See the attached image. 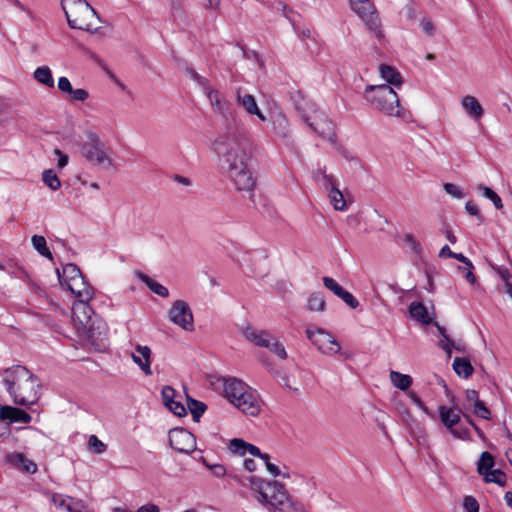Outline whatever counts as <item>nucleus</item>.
<instances>
[{
	"label": "nucleus",
	"instance_id": "nucleus-9",
	"mask_svg": "<svg viewBox=\"0 0 512 512\" xmlns=\"http://www.w3.org/2000/svg\"><path fill=\"white\" fill-rule=\"evenodd\" d=\"M168 318L172 323L178 325L186 331L194 330V319L192 311L188 303L183 300H176L172 304L168 312Z\"/></svg>",
	"mask_w": 512,
	"mask_h": 512
},
{
	"label": "nucleus",
	"instance_id": "nucleus-31",
	"mask_svg": "<svg viewBox=\"0 0 512 512\" xmlns=\"http://www.w3.org/2000/svg\"><path fill=\"white\" fill-rule=\"evenodd\" d=\"M453 369L458 376L463 378L470 377L474 371L470 361L463 357H456L453 360Z\"/></svg>",
	"mask_w": 512,
	"mask_h": 512
},
{
	"label": "nucleus",
	"instance_id": "nucleus-24",
	"mask_svg": "<svg viewBox=\"0 0 512 512\" xmlns=\"http://www.w3.org/2000/svg\"><path fill=\"white\" fill-rule=\"evenodd\" d=\"M213 108L222 116L227 117L229 112V103L221 98L220 93L214 90L210 85L204 90Z\"/></svg>",
	"mask_w": 512,
	"mask_h": 512
},
{
	"label": "nucleus",
	"instance_id": "nucleus-35",
	"mask_svg": "<svg viewBox=\"0 0 512 512\" xmlns=\"http://www.w3.org/2000/svg\"><path fill=\"white\" fill-rule=\"evenodd\" d=\"M34 79L47 86V87H54V80H53V77H52V73H51V70L48 66H42V67H38L35 71H34Z\"/></svg>",
	"mask_w": 512,
	"mask_h": 512
},
{
	"label": "nucleus",
	"instance_id": "nucleus-44",
	"mask_svg": "<svg viewBox=\"0 0 512 512\" xmlns=\"http://www.w3.org/2000/svg\"><path fill=\"white\" fill-rule=\"evenodd\" d=\"M88 448L95 454H102L106 451L107 446L96 435H91L88 440Z\"/></svg>",
	"mask_w": 512,
	"mask_h": 512
},
{
	"label": "nucleus",
	"instance_id": "nucleus-38",
	"mask_svg": "<svg viewBox=\"0 0 512 512\" xmlns=\"http://www.w3.org/2000/svg\"><path fill=\"white\" fill-rule=\"evenodd\" d=\"M187 407L192 414L193 420L198 422L200 417L206 411L207 406L198 400H195L191 397H187Z\"/></svg>",
	"mask_w": 512,
	"mask_h": 512
},
{
	"label": "nucleus",
	"instance_id": "nucleus-60",
	"mask_svg": "<svg viewBox=\"0 0 512 512\" xmlns=\"http://www.w3.org/2000/svg\"><path fill=\"white\" fill-rule=\"evenodd\" d=\"M421 27L424 33H426L428 36H433L434 34V25L431 20L429 19H423L421 21Z\"/></svg>",
	"mask_w": 512,
	"mask_h": 512
},
{
	"label": "nucleus",
	"instance_id": "nucleus-36",
	"mask_svg": "<svg viewBox=\"0 0 512 512\" xmlns=\"http://www.w3.org/2000/svg\"><path fill=\"white\" fill-rule=\"evenodd\" d=\"M313 178L325 190H328L329 187L334 185V183L337 181L333 175L327 174L324 168H319L314 171Z\"/></svg>",
	"mask_w": 512,
	"mask_h": 512
},
{
	"label": "nucleus",
	"instance_id": "nucleus-58",
	"mask_svg": "<svg viewBox=\"0 0 512 512\" xmlns=\"http://www.w3.org/2000/svg\"><path fill=\"white\" fill-rule=\"evenodd\" d=\"M407 395L417 407H419L426 414H429L428 408L414 391H409Z\"/></svg>",
	"mask_w": 512,
	"mask_h": 512
},
{
	"label": "nucleus",
	"instance_id": "nucleus-61",
	"mask_svg": "<svg viewBox=\"0 0 512 512\" xmlns=\"http://www.w3.org/2000/svg\"><path fill=\"white\" fill-rule=\"evenodd\" d=\"M479 394L476 390H467L466 391V401L469 403V405L472 407L476 402H478Z\"/></svg>",
	"mask_w": 512,
	"mask_h": 512
},
{
	"label": "nucleus",
	"instance_id": "nucleus-20",
	"mask_svg": "<svg viewBox=\"0 0 512 512\" xmlns=\"http://www.w3.org/2000/svg\"><path fill=\"white\" fill-rule=\"evenodd\" d=\"M462 109L465 111L468 117H470L475 122L480 121V119L484 115V108L477 100L476 97L471 95H466L461 99Z\"/></svg>",
	"mask_w": 512,
	"mask_h": 512
},
{
	"label": "nucleus",
	"instance_id": "nucleus-23",
	"mask_svg": "<svg viewBox=\"0 0 512 512\" xmlns=\"http://www.w3.org/2000/svg\"><path fill=\"white\" fill-rule=\"evenodd\" d=\"M273 132L282 140L288 141L290 138L289 122L286 116L277 112L271 116Z\"/></svg>",
	"mask_w": 512,
	"mask_h": 512
},
{
	"label": "nucleus",
	"instance_id": "nucleus-57",
	"mask_svg": "<svg viewBox=\"0 0 512 512\" xmlns=\"http://www.w3.org/2000/svg\"><path fill=\"white\" fill-rule=\"evenodd\" d=\"M70 95L74 101H80V102H84L89 97L88 91L86 89H82V88L72 89V92H70Z\"/></svg>",
	"mask_w": 512,
	"mask_h": 512
},
{
	"label": "nucleus",
	"instance_id": "nucleus-32",
	"mask_svg": "<svg viewBox=\"0 0 512 512\" xmlns=\"http://www.w3.org/2000/svg\"><path fill=\"white\" fill-rule=\"evenodd\" d=\"M138 278L142 282H144L147 285V287L155 294H157L161 297H164V298L169 296L168 289L165 286H163L162 284H160L157 281H155L154 279H152L151 277H149L148 275H146L144 273H138Z\"/></svg>",
	"mask_w": 512,
	"mask_h": 512
},
{
	"label": "nucleus",
	"instance_id": "nucleus-49",
	"mask_svg": "<svg viewBox=\"0 0 512 512\" xmlns=\"http://www.w3.org/2000/svg\"><path fill=\"white\" fill-rule=\"evenodd\" d=\"M323 284L324 286L333 292L337 297L341 294V292L344 290L333 278L325 276L323 277Z\"/></svg>",
	"mask_w": 512,
	"mask_h": 512
},
{
	"label": "nucleus",
	"instance_id": "nucleus-45",
	"mask_svg": "<svg viewBox=\"0 0 512 512\" xmlns=\"http://www.w3.org/2000/svg\"><path fill=\"white\" fill-rule=\"evenodd\" d=\"M472 407H473V413L476 416H478L482 419H485V420L490 419L491 412L486 407L485 403L482 400H479L478 402H476Z\"/></svg>",
	"mask_w": 512,
	"mask_h": 512
},
{
	"label": "nucleus",
	"instance_id": "nucleus-52",
	"mask_svg": "<svg viewBox=\"0 0 512 512\" xmlns=\"http://www.w3.org/2000/svg\"><path fill=\"white\" fill-rule=\"evenodd\" d=\"M444 190L447 194L451 195L453 198L462 199L464 197L463 191L459 186L453 183L444 184Z\"/></svg>",
	"mask_w": 512,
	"mask_h": 512
},
{
	"label": "nucleus",
	"instance_id": "nucleus-39",
	"mask_svg": "<svg viewBox=\"0 0 512 512\" xmlns=\"http://www.w3.org/2000/svg\"><path fill=\"white\" fill-rule=\"evenodd\" d=\"M34 249L42 256L52 260L53 256L47 247L46 239L40 235H34L31 239Z\"/></svg>",
	"mask_w": 512,
	"mask_h": 512
},
{
	"label": "nucleus",
	"instance_id": "nucleus-19",
	"mask_svg": "<svg viewBox=\"0 0 512 512\" xmlns=\"http://www.w3.org/2000/svg\"><path fill=\"white\" fill-rule=\"evenodd\" d=\"M6 461L11 464L13 467L21 470L25 473L34 474L37 471V464L32 460L28 459L22 453H10L6 456Z\"/></svg>",
	"mask_w": 512,
	"mask_h": 512
},
{
	"label": "nucleus",
	"instance_id": "nucleus-2",
	"mask_svg": "<svg viewBox=\"0 0 512 512\" xmlns=\"http://www.w3.org/2000/svg\"><path fill=\"white\" fill-rule=\"evenodd\" d=\"M3 382L15 404L30 406L37 401L40 383L26 367L16 365L4 370Z\"/></svg>",
	"mask_w": 512,
	"mask_h": 512
},
{
	"label": "nucleus",
	"instance_id": "nucleus-33",
	"mask_svg": "<svg viewBox=\"0 0 512 512\" xmlns=\"http://www.w3.org/2000/svg\"><path fill=\"white\" fill-rule=\"evenodd\" d=\"M237 103L240 104L248 114L257 112L258 105L256 99L251 94H242L241 89H238L236 93Z\"/></svg>",
	"mask_w": 512,
	"mask_h": 512
},
{
	"label": "nucleus",
	"instance_id": "nucleus-25",
	"mask_svg": "<svg viewBox=\"0 0 512 512\" xmlns=\"http://www.w3.org/2000/svg\"><path fill=\"white\" fill-rule=\"evenodd\" d=\"M229 449L231 452L240 456H244L246 453L256 457L261 455V451L258 447L239 438H235L230 441Z\"/></svg>",
	"mask_w": 512,
	"mask_h": 512
},
{
	"label": "nucleus",
	"instance_id": "nucleus-15",
	"mask_svg": "<svg viewBox=\"0 0 512 512\" xmlns=\"http://www.w3.org/2000/svg\"><path fill=\"white\" fill-rule=\"evenodd\" d=\"M89 301L90 300H76L73 304L72 313L78 331L84 326H87V324L97 316L90 307Z\"/></svg>",
	"mask_w": 512,
	"mask_h": 512
},
{
	"label": "nucleus",
	"instance_id": "nucleus-64",
	"mask_svg": "<svg viewBox=\"0 0 512 512\" xmlns=\"http://www.w3.org/2000/svg\"><path fill=\"white\" fill-rule=\"evenodd\" d=\"M463 269V276L465 277V279L471 283V284H475L476 283V276L473 274L472 270L473 268H470L468 266H465L462 268Z\"/></svg>",
	"mask_w": 512,
	"mask_h": 512
},
{
	"label": "nucleus",
	"instance_id": "nucleus-40",
	"mask_svg": "<svg viewBox=\"0 0 512 512\" xmlns=\"http://www.w3.org/2000/svg\"><path fill=\"white\" fill-rule=\"evenodd\" d=\"M494 466V458L493 456L485 451L481 454L479 462H478V472L481 475H485L487 472L492 470Z\"/></svg>",
	"mask_w": 512,
	"mask_h": 512
},
{
	"label": "nucleus",
	"instance_id": "nucleus-51",
	"mask_svg": "<svg viewBox=\"0 0 512 512\" xmlns=\"http://www.w3.org/2000/svg\"><path fill=\"white\" fill-rule=\"evenodd\" d=\"M164 405L167 407L176 397V391L171 386H164L161 392Z\"/></svg>",
	"mask_w": 512,
	"mask_h": 512
},
{
	"label": "nucleus",
	"instance_id": "nucleus-42",
	"mask_svg": "<svg viewBox=\"0 0 512 512\" xmlns=\"http://www.w3.org/2000/svg\"><path fill=\"white\" fill-rule=\"evenodd\" d=\"M478 190L482 192L483 196L491 200L496 209H502L503 203L498 194L493 191L491 188L485 185H479Z\"/></svg>",
	"mask_w": 512,
	"mask_h": 512
},
{
	"label": "nucleus",
	"instance_id": "nucleus-6",
	"mask_svg": "<svg viewBox=\"0 0 512 512\" xmlns=\"http://www.w3.org/2000/svg\"><path fill=\"white\" fill-rule=\"evenodd\" d=\"M351 9L361 18L369 33L381 40L384 38L379 14L371 0H349Z\"/></svg>",
	"mask_w": 512,
	"mask_h": 512
},
{
	"label": "nucleus",
	"instance_id": "nucleus-13",
	"mask_svg": "<svg viewBox=\"0 0 512 512\" xmlns=\"http://www.w3.org/2000/svg\"><path fill=\"white\" fill-rule=\"evenodd\" d=\"M307 125L315 131L319 136L327 139L328 141L335 142V133L333 123L323 112H318L312 116V119L307 122Z\"/></svg>",
	"mask_w": 512,
	"mask_h": 512
},
{
	"label": "nucleus",
	"instance_id": "nucleus-22",
	"mask_svg": "<svg viewBox=\"0 0 512 512\" xmlns=\"http://www.w3.org/2000/svg\"><path fill=\"white\" fill-rule=\"evenodd\" d=\"M294 106L298 114L306 123L312 119L313 115L319 112L314 102L301 95H298V98L294 100Z\"/></svg>",
	"mask_w": 512,
	"mask_h": 512
},
{
	"label": "nucleus",
	"instance_id": "nucleus-47",
	"mask_svg": "<svg viewBox=\"0 0 512 512\" xmlns=\"http://www.w3.org/2000/svg\"><path fill=\"white\" fill-rule=\"evenodd\" d=\"M272 353H274L276 356H278L280 359H286L287 358V352L285 350V347L281 342H279L276 339L270 340V348H268Z\"/></svg>",
	"mask_w": 512,
	"mask_h": 512
},
{
	"label": "nucleus",
	"instance_id": "nucleus-30",
	"mask_svg": "<svg viewBox=\"0 0 512 512\" xmlns=\"http://www.w3.org/2000/svg\"><path fill=\"white\" fill-rule=\"evenodd\" d=\"M326 191L328 192V197L335 210L344 211L347 209V203L344 200L342 192L337 187V181Z\"/></svg>",
	"mask_w": 512,
	"mask_h": 512
},
{
	"label": "nucleus",
	"instance_id": "nucleus-41",
	"mask_svg": "<svg viewBox=\"0 0 512 512\" xmlns=\"http://www.w3.org/2000/svg\"><path fill=\"white\" fill-rule=\"evenodd\" d=\"M42 180L53 191H56L61 187V181L52 169H48L43 172Z\"/></svg>",
	"mask_w": 512,
	"mask_h": 512
},
{
	"label": "nucleus",
	"instance_id": "nucleus-26",
	"mask_svg": "<svg viewBox=\"0 0 512 512\" xmlns=\"http://www.w3.org/2000/svg\"><path fill=\"white\" fill-rule=\"evenodd\" d=\"M244 336L247 340L254 343L256 346L270 348V340H272V337L270 336L268 331H257L253 328L248 327L244 331Z\"/></svg>",
	"mask_w": 512,
	"mask_h": 512
},
{
	"label": "nucleus",
	"instance_id": "nucleus-59",
	"mask_svg": "<svg viewBox=\"0 0 512 512\" xmlns=\"http://www.w3.org/2000/svg\"><path fill=\"white\" fill-rule=\"evenodd\" d=\"M58 89L61 92L69 93L72 92V85L67 77H60L58 80Z\"/></svg>",
	"mask_w": 512,
	"mask_h": 512
},
{
	"label": "nucleus",
	"instance_id": "nucleus-62",
	"mask_svg": "<svg viewBox=\"0 0 512 512\" xmlns=\"http://www.w3.org/2000/svg\"><path fill=\"white\" fill-rule=\"evenodd\" d=\"M54 153L59 157L58 164H57L58 168L61 169V168L65 167L67 165V163H68V160H69L68 155L64 154L59 149H55Z\"/></svg>",
	"mask_w": 512,
	"mask_h": 512
},
{
	"label": "nucleus",
	"instance_id": "nucleus-7",
	"mask_svg": "<svg viewBox=\"0 0 512 512\" xmlns=\"http://www.w3.org/2000/svg\"><path fill=\"white\" fill-rule=\"evenodd\" d=\"M87 137L88 141L84 142L81 146V155L88 162L102 166L105 170L114 167V163L99 136L94 132H90Z\"/></svg>",
	"mask_w": 512,
	"mask_h": 512
},
{
	"label": "nucleus",
	"instance_id": "nucleus-18",
	"mask_svg": "<svg viewBox=\"0 0 512 512\" xmlns=\"http://www.w3.org/2000/svg\"><path fill=\"white\" fill-rule=\"evenodd\" d=\"M0 419L3 421L8 420L11 423L19 422L28 424L31 422L32 417L22 409L12 406H2L0 408Z\"/></svg>",
	"mask_w": 512,
	"mask_h": 512
},
{
	"label": "nucleus",
	"instance_id": "nucleus-34",
	"mask_svg": "<svg viewBox=\"0 0 512 512\" xmlns=\"http://www.w3.org/2000/svg\"><path fill=\"white\" fill-rule=\"evenodd\" d=\"M389 376L392 384L402 391L408 390L412 384V377L410 375L402 374L397 371H391Z\"/></svg>",
	"mask_w": 512,
	"mask_h": 512
},
{
	"label": "nucleus",
	"instance_id": "nucleus-46",
	"mask_svg": "<svg viewBox=\"0 0 512 512\" xmlns=\"http://www.w3.org/2000/svg\"><path fill=\"white\" fill-rule=\"evenodd\" d=\"M68 512H91L85 503L80 499L70 498L69 504H67Z\"/></svg>",
	"mask_w": 512,
	"mask_h": 512
},
{
	"label": "nucleus",
	"instance_id": "nucleus-27",
	"mask_svg": "<svg viewBox=\"0 0 512 512\" xmlns=\"http://www.w3.org/2000/svg\"><path fill=\"white\" fill-rule=\"evenodd\" d=\"M59 283L62 287H65L69 284V282L75 281L77 278H81L83 275L79 269V267L73 263L66 264L62 272L59 269L56 270Z\"/></svg>",
	"mask_w": 512,
	"mask_h": 512
},
{
	"label": "nucleus",
	"instance_id": "nucleus-11",
	"mask_svg": "<svg viewBox=\"0 0 512 512\" xmlns=\"http://www.w3.org/2000/svg\"><path fill=\"white\" fill-rule=\"evenodd\" d=\"M461 410L456 408H450L447 406L439 407V417L443 425L453 434L456 438L466 439L468 438V431L466 429L454 428L461 419Z\"/></svg>",
	"mask_w": 512,
	"mask_h": 512
},
{
	"label": "nucleus",
	"instance_id": "nucleus-8",
	"mask_svg": "<svg viewBox=\"0 0 512 512\" xmlns=\"http://www.w3.org/2000/svg\"><path fill=\"white\" fill-rule=\"evenodd\" d=\"M306 336L316 348L325 355H335L340 352L341 346L334 336L324 329H306Z\"/></svg>",
	"mask_w": 512,
	"mask_h": 512
},
{
	"label": "nucleus",
	"instance_id": "nucleus-55",
	"mask_svg": "<svg viewBox=\"0 0 512 512\" xmlns=\"http://www.w3.org/2000/svg\"><path fill=\"white\" fill-rule=\"evenodd\" d=\"M167 408L176 416L181 417L186 415V408L184 405L175 399L167 406Z\"/></svg>",
	"mask_w": 512,
	"mask_h": 512
},
{
	"label": "nucleus",
	"instance_id": "nucleus-63",
	"mask_svg": "<svg viewBox=\"0 0 512 512\" xmlns=\"http://www.w3.org/2000/svg\"><path fill=\"white\" fill-rule=\"evenodd\" d=\"M405 242L410 246V248L415 251V252H418L419 249H420V245L419 243L416 241V239L413 237L412 234H406L405 235Z\"/></svg>",
	"mask_w": 512,
	"mask_h": 512
},
{
	"label": "nucleus",
	"instance_id": "nucleus-14",
	"mask_svg": "<svg viewBox=\"0 0 512 512\" xmlns=\"http://www.w3.org/2000/svg\"><path fill=\"white\" fill-rule=\"evenodd\" d=\"M234 406L246 415L256 416L260 411V400L256 391L249 387L242 392Z\"/></svg>",
	"mask_w": 512,
	"mask_h": 512
},
{
	"label": "nucleus",
	"instance_id": "nucleus-29",
	"mask_svg": "<svg viewBox=\"0 0 512 512\" xmlns=\"http://www.w3.org/2000/svg\"><path fill=\"white\" fill-rule=\"evenodd\" d=\"M409 313L416 321L426 325L432 323V318L429 316L427 308L420 302H412L409 306Z\"/></svg>",
	"mask_w": 512,
	"mask_h": 512
},
{
	"label": "nucleus",
	"instance_id": "nucleus-56",
	"mask_svg": "<svg viewBox=\"0 0 512 512\" xmlns=\"http://www.w3.org/2000/svg\"><path fill=\"white\" fill-rule=\"evenodd\" d=\"M187 73L190 75L192 80L197 82L203 88V90L209 86V81L199 75L193 68H187Z\"/></svg>",
	"mask_w": 512,
	"mask_h": 512
},
{
	"label": "nucleus",
	"instance_id": "nucleus-4",
	"mask_svg": "<svg viewBox=\"0 0 512 512\" xmlns=\"http://www.w3.org/2000/svg\"><path fill=\"white\" fill-rule=\"evenodd\" d=\"M364 97L374 109L387 116H404L397 93L387 84L368 85Z\"/></svg>",
	"mask_w": 512,
	"mask_h": 512
},
{
	"label": "nucleus",
	"instance_id": "nucleus-1",
	"mask_svg": "<svg viewBox=\"0 0 512 512\" xmlns=\"http://www.w3.org/2000/svg\"><path fill=\"white\" fill-rule=\"evenodd\" d=\"M210 148L236 189L251 193L252 198L257 177L252 168L251 141L245 130L229 127L211 142Z\"/></svg>",
	"mask_w": 512,
	"mask_h": 512
},
{
	"label": "nucleus",
	"instance_id": "nucleus-21",
	"mask_svg": "<svg viewBox=\"0 0 512 512\" xmlns=\"http://www.w3.org/2000/svg\"><path fill=\"white\" fill-rule=\"evenodd\" d=\"M65 288L75 295L76 300H91L93 298V289L85 282L83 276L69 282Z\"/></svg>",
	"mask_w": 512,
	"mask_h": 512
},
{
	"label": "nucleus",
	"instance_id": "nucleus-48",
	"mask_svg": "<svg viewBox=\"0 0 512 512\" xmlns=\"http://www.w3.org/2000/svg\"><path fill=\"white\" fill-rule=\"evenodd\" d=\"M70 496H65L59 493H53L50 496L51 502L58 508L67 510V504H69Z\"/></svg>",
	"mask_w": 512,
	"mask_h": 512
},
{
	"label": "nucleus",
	"instance_id": "nucleus-17",
	"mask_svg": "<svg viewBox=\"0 0 512 512\" xmlns=\"http://www.w3.org/2000/svg\"><path fill=\"white\" fill-rule=\"evenodd\" d=\"M151 356L152 351L148 346L137 344L135 346V352L131 353L133 362L139 366L142 372L150 376L152 375L151 369Z\"/></svg>",
	"mask_w": 512,
	"mask_h": 512
},
{
	"label": "nucleus",
	"instance_id": "nucleus-16",
	"mask_svg": "<svg viewBox=\"0 0 512 512\" xmlns=\"http://www.w3.org/2000/svg\"><path fill=\"white\" fill-rule=\"evenodd\" d=\"M222 382L224 396L233 405L242 395V392L247 391V389L249 388V386L245 384L243 381L234 377L223 378Z\"/></svg>",
	"mask_w": 512,
	"mask_h": 512
},
{
	"label": "nucleus",
	"instance_id": "nucleus-10",
	"mask_svg": "<svg viewBox=\"0 0 512 512\" xmlns=\"http://www.w3.org/2000/svg\"><path fill=\"white\" fill-rule=\"evenodd\" d=\"M169 444L179 453H191L196 449V438L184 428L169 431Z\"/></svg>",
	"mask_w": 512,
	"mask_h": 512
},
{
	"label": "nucleus",
	"instance_id": "nucleus-43",
	"mask_svg": "<svg viewBox=\"0 0 512 512\" xmlns=\"http://www.w3.org/2000/svg\"><path fill=\"white\" fill-rule=\"evenodd\" d=\"M483 476L486 482L496 483L500 486H505L506 484V475L499 469L490 470Z\"/></svg>",
	"mask_w": 512,
	"mask_h": 512
},
{
	"label": "nucleus",
	"instance_id": "nucleus-54",
	"mask_svg": "<svg viewBox=\"0 0 512 512\" xmlns=\"http://www.w3.org/2000/svg\"><path fill=\"white\" fill-rule=\"evenodd\" d=\"M338 297L342 299L352 309H355L359 306L358 300L345 289L341 292V294Z\"/></svg>",
	"mask_w": 512,
	"mask_h": 512
},
{
	"label": "nucleus",
	"instance_id": "nucleus-37",
	"mask_svg": "<svg viewBox=\"0 0 512 512\" xmlns=\"http://www.w3.org/2000/svg\"><path fill=\"white\" fill-rule=\"evenodd\" d=\"M326 302L319 292L311 293L307 300V309L309 311L322 312L325 310Z\"/></svg>",
	"mask_w": 512,
	"mask_h": 512
},
{
	"label": "nucleus",
	"instance_id": "nucleus-28",
	"mask_svg": "<svg viewBox=\"0 0 512 512\" xmlns=\"http://www.w3.org/2000/svg\"><path fill=\"white\" fill-rule=\"evenodd\" d=\"M380 75L385 79L389 86L400 87L403 83L401 74L392 66L382 64L379 67Z\"/></svg>",
	"mask_w": 512,
	"mask_h": 512
},
{
	"label": "nucleus",
	"instance_id": "nucleus-3",
	"mask_svg": "<svg viewBox=\"0 0 512 512\" xmlns=\"http://www.w3.org/2000/svg\"><path fill=\"white\" fill-rule=\"evenodd\" d=\"M246 479L257 490V500L265 504L270 512H298L282 484L276 481L264 483L255 477Z\"/></svg>",
	"mask_w": 512,
	"mask_h": 512
},
{
	"label": "nucleus",
	"instance_id": "nucleus-50",
	"mask_svg": "<svg viewBox=\"0 0 512 512\" xmlns=\"http://www.w3.org/2000/svg\"><path fill=\"white\" fill-rule=\"evenodd\" d=\"M202 463L218 478L225 476L226 469L222 464H209L205 458H202Z\"/></svg>",
	"mask_w": 512,
	"mask_h": 512
},
{
	"label": "nucleus",
	"instance_id": "nucleus-12",
	"mask_svg": "<svg viewBox=\"0 0 512 512\" xmlns=\"http://www.w3.org/2000/svg\"><path fill=\"white\" fill-rule=\"evenodd\" d=\"M79 332L93 345H101L107 339L108 328L105 321L96 316L87 326L81 328Z\"/></svg>",
	"mask_w": 512,
	"mask_h": 512
},
{
	"label": "nucleus",
	"instance_id": "nucleus-5",
	"mask_svg": "<svg viewBox=\"0 0 512 512\" xmlns=\"http://www.w3.org/2000/svg\"><path fill=\"white\" fill-rule=\"evenodd\" d=\"M60 5L70 28L92 31L98 14L86 0H61Z\"/></svg>",
	"mask_w": 512,
	"mask_h": 512
},
{
	"label": "nucleus",
	"instance_id": "nucleus-53",
	"mask_svg": "<svg viewBox=\"0 0 512 512\" xmlns=\"http://www.w3.org/2000/svg\"><path fill=\"white\" fill-rule=\"evenodd\" d=\"M463 507L466 512H479V504L473 496H465Z\"/></svg>",
	"mask_w": 512,
	"mask_h": 512
}]
</instances>
